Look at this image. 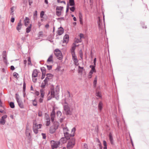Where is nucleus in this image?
<instances>
[{
  "mask_svg": "<svg viewBox=\"0 0 149 149\" xmlns=\"http://www.w3.org/2000/svg\"><path fill=\"white\" fill-rule=\"evenodd\" d=\"M44 15V11H41L40 14V17L41 18H42L43 15Z\"/></svg>",
  "mask_w": 149,
  "mask_h": 149,
  "instance_id": "45",
  "label": "nucleus"
},
{
  "mask_svg": "<svg viewBox=\"0 0 149 149\" xmlns=\"http://www.w3.org/2000/svg\"><path fill=\"white\" fill-rule=\"evenodd\" d=\"M69 10V5L68 3L67 4V7H66V13H67L68 12Z\"/></svg>",
  "mask_w": 149,
  "mask_h": 149,
  "instance_id": "47",
  "label": "nucleus"
},
{
  "mask_svg": "<svg viewBox=\"0 0 149 149\" xmlns=\"http://www.w3.org/2000/svg\"><path fill=\"white\" fill-rule=\"evenodd\" d=\"M34 94L38 96L39 95V92L38 91H36Z\"/></svg>",
  "mask_w": 149,
  "mask_h": 149,
  "instance_id": "60",
  "label": "nucleus"
},
{
  "mask_svg": "<svg viewBox=\"0 0 149 149\" xmlns=\"http://www.w3.org/2000/svg\"><path fill=\"white\" fill-rule=\"evenodd\" d=\"M38 72L36 69L34 70L32 74V77H36L38 76Z\"/></svg>",
  "mask_w": 149,
  "mask_h": 149,
  "instance_id": "19",
  "label": "nucleus"
},
{
  "mask_svg": "<svg viewBox=\"0 0 149 149\" xmlns=\"http://www.w3.org/2000/svg\"><path fill=\"white\" fill-rule=\"evenodd\" d=\"M29 4L30 6L33 3V0H29Z\"/></svg>",
  "mask_w": 149,
  "mask_h": 149,
  "instance_id": "63",
  "label": "nucleus"
},
{
  "mask_svg": "<svg viewBox=\"0 0 149 149\" xmlns=\"http://www.w3.org/2000/svg\"><path fill=\"white\" fill-rule=\"evenodd\" d=\"M59 126V123L58 122H54V125L51 126L49 130V133L51 134L54 133L56 130H57Z\"/></svg>",
  "mask_w": 149,
  "mask_h": 149,
  "instance_id": "3",
  "label": "nucleus"
},
{
  "mask_svg": "<svg viewBox=\"0 0 149 149\" xmlns=\"http://www.w3.org/2000/svg\"><path fill=\"white\" fill-rule=\"evenodd\" d=\"M47 61V62H53L52 54L48 58Z\"/></svg>",
  "mask_w": 149,
  "mask_h": 149,
  "instance_id": "24",
  "label": "nucleus"
},
{
  "mask_svg": "<svg viewBox=\"0 0 149 149\" xmlns=\"http://www.w3.org/2000/svg\"><path fill=\"white\" fill-rule=\"evenodd\" d=\"M35 77H32V81L34 83H36V82L37 79V78H35Z\"/></svg>",
  "mask_w": 149,
  "mask_h": 149,
  "instance_id": "54",
  "label": "nucleus"
},
{
  "mask_svg": "<svg viewBox=\"0 0 149 149\" xmlns=\"http://www.w3.org/2000/svg\"><path fill=\"white\" fill-rule=\"evenodd\" d=\"M54 54L57 58L60 60L62 59L61 52L58 49H55Z\"/></svg>",
  "mask_w": 149,
  "mask_h": 149,
  "instance_id": "5",
  "label": "nucleus"
},
{
  "mask_svg": "<svg viewBox=\"0 0 149 149\" xmlns=\"http://www.w3.org/2000/svg\"><path fill=\"white\" fill-rule=\"evenodd\" d=\"M63 9V7L61 6H57L56 8V14L59 17L61 15V11Z\"/></svg>",
  "mask_w": 149,
  "mask_h": 149,
  "instance_id": "8",
  "label": "nucleus"
},
{
  "mask_svg": "<svg viewBox=\"0 0 149 149\" xmlns=\"http://www.w3.org/2000/svg\"><path fill=\"white\" fill-rule=\"evenodd\" d=\"M79 22L80 24H83V18H79Z\"/></svg>",
  "mask_w": 149,
  "mask_h": 149,
  "instance_id": "58",
  "label": "nucleus"
},
{
  "mask_svg": "<svg viewBox=\"0 0 149 149\" xmlns=\"http://www.w3.org/2000/svg\"><path fill=\"white\" fill-rule=\"evenodd\" d=\"M26 83L24 81V82L23 83V91H25V90H26Z\"/></svg>",
  "mask_w": 149,
  "mask_h": 149,
  "instance_id": "42",
  "label": "nucleus"
},
{
  "mask_svg": "<svg viewBox=\"0 0 149 149\" xmlns=\"http://www.w3.org/2000/svg\"><path fill=\"white\" fill-rule=\"evenodd\" d=\"M50 124V119H47L46 121V125L47 126H48Z\"/></svg>",
  "mask_w": 149,
  "mask_h": 149,
  "instance_id": "40",
  "label": "nucleus"
},
{
  "mask_svg": "<svg viewBox=\"0 0 149 149\" xmlns=\"http://www.w3.org/2000/svg\"><path fill=\"white\" fill-rule=\"evenodd\" d=\"M46 77L48 78H49V79H51L53 77V75L51 74H46Z\"/></svg>",
  "mask_w": 149,
  "mask_h": 149,
  "instance_id": "31",
  "label": "nucleus"
},
{
  "mask_svg": "<svg viewBox=\"0 0 149 149\" xmlns=\"http://www.w3.org/2000/svg\"><path fill=\"white\" fill-rule=\"evenodd\" d=\"M38 116H42V112L41 111H39L38 112Z\"/></svg>",
  "mask_w": 149,
  "mask_h": 149,
  "instance_id": "55",
  "label": "nucleus"
},
{
  "mask_svg": "<svg viewBox=\"0 0 149 149\" xmlns=\"http://www.w3.org/2000/svg\"><path fill=\"white\" fill-rule=\"evenodd\" d=\"M27 61H28V65H31V58H30V57H28Z\"/></svg>",
  "mask_w": 149,
  "mask_h": 149,
  "instance_id": "39",
  "label": "nucleus"
},
{
  "mask_svg": "<svg viewBox=\"0 0 149 149\" xmlns=\"http://www.w3.org/2000/svg\"><path fill=\"white\" fill-rule=\"evenodd\" d=\"M96 96L99 98H100L101 97V93L99 91H98L96 92Z\"/></svg>",
  "mask_w": 149,
  "mask_h": 149,
  "instance_id": "35",
  "label": "nucleus"
},
{
  "mask_svg": "<svg viewBox=\"0 0 149 149\" xmlns=\"http://www.w3.org/2000/svg\"><path fill=\"white\" fill-rule=\"evenodd\" d=\"M79 56L81 59L83 58V53L82 50L81 49L79 52Z\"/></svg>",
  "mask_w": 149,
  "mask_h": 149,
  "instance_id": "38",
  "label": "nucleus"
},
{
  "mask_svg": "<svg viewBox=\"0 0 149 149\" xmlns=\"http://www.w3.org/2000/svg\"><path fill=\"white\" fill-rule=\"evenodd\" d=\"M79 18H82V15L81 12L79 13Z\"/></svg>",
  "mask_w": 149,
  "mask_h": 149,
  "instance_id": "57",
  "label": "nucleus"
},
{
  "mask_svg": "<svg viewBox=\"0 0 149 149\" xmlns=\"http://www.w3.org/2000/svg\"><path fill=\"white\" fill-rule=\"evenodd\" d=\"M59 89L57 88H56V89L54 88L51 89L47 95V101L50 100L53 97H54L55 96H56V99L58 100V95L59 93Z\"/></svg>",
  "mask_w": 149,
  "mask_h": 149,
  "instance_id": "1",
  "label": "nucleus"
},
{
  "mask_svg": "<svg viewBox=\"0 0 149 149\" xmlns=\"http://www.w3.org/2000/svg\"><path fill=\"white\" fill-rule=\"evenodd\" d=\"M42 125L41 124L37 125L36 124H33V130L34 132L36 134L38 132V129L41 128Z\"/></svg>",
  "mask_w": 149,
  "mask_h": 149,
  "instance_id": "6",
  "label": "nucleus"
},
{
  "mask_svg": "<svg viewBox=\"0 0 149 149\" xmlns=\"http://www.w3.org/2000/svg\"><path fill=\"white\" fill-rule=\"evenodd\" d=\"M5 120L1 118L0 120V123L2 125H4L5 123Z\"/></svg>",
  "mask_w": 149,
  "mask_h": 149,
  "instance_id": "33",
  "label": "nucleus"
},
{
  "mask_svg": "<svg viewBox=\"0 0 149 149\" xmlns=\"http://www.w3.org/2000/svg\"><path fill=\"white\" fill-rule=\"evenodd\" d=\"M22 25V24L21 23V20H20L18 23L17 26L16 27L17 30L18 31H19L21 29Z\"/></svg>",
  "mask_w": 149,
  "mask_h": 149,
  "instance_id": "18",
  "label": "nucleus"
},
{
  "mask_svg": "<svg viewBox=\"0 0 149 149\" xmlns=\"http://www.w3.org/2000/svg\"><path fill=\"white\" fill-rule=\"evenodd\" d=\"M7 117V116L6 115H5L3 116L1 118L5 120V119Z\"/></svg>",
  "mask_w": 149,
  "mask_h": 149,
  "instance_id": "53",
  "label": "nucleus"
},
{
  "mask_svg": "<svg viewBox=\"0 0 149 149\" xmlns=\"http://www.w3.org/2000/svg\"><path fill=\"white\" fill-rule=\"evenodd\" d=\"M57 114L58 117L60 118V121L61 122L65 118V117L61 116L62 113L60 111H58L57 112Z\"/></svg>",
  "mask_w": 149,
  "mask_h": 149,
  "instance_id": "10",
  "label": "nucleus"
},
{
  "mask_svg": "<svg viewBox=\"0 0 149 149\" xmlns=\"http://www.w3.org/2000/svg\"><path fill=\"white\" fill-rule=\"evenodd\" d=\"M81 41V38L76 39L75 40V42L77 43L80 42Z\"/></svg>",
  "mask_w": 149,
  "mask_h": 149,
  "instance_id": "44",
  "label": "nucleus"
},
{
  "mask_svg": "<svg viewBox=\"0 0 149 149\" xmlns=\"http://www.w3.org/2000/svg\"><path fill=\"white\" fill-rule=\"evenodd\" d=\"M67 103H65V104H67ZM64 109L65 111V113L66 115H70L71 114L72 112L70 110V107L66 104L64 105Z\"/></svg>",
  "mask_w": 149,
  "mask_h": 149,
  "instance_id": "7",
  "label": "nucleus"
},
{
  "mask_svg": "<svg viewBox=\"0 0 149 149\" xmlns=\"http://www.w3.org/2000/svg\"><path fill=\"white\" fill-rule=\"evenodd\" d=\"M40 69L42 72V74H46V69L44 67H43L41 68Z\"/></svg>",
  "mask_w": 149,
  "mask_h": 149,
  "instance_id": "28",
  "label": "nucleus"
},
{
  "mask_svg": "<svg viewBox=\"0 0 149 149\" xmlns=\"http://www.w3.org/2000/svg\"><path fill=\"white\" fill-rule=\"evenodd\" d=\"M13 75L16 78L17 77V76L18 75V74L17 72H14L13 73Z\"/></svg>",
  "mask_w": 149,
  "mask_h": 149,
  "instance_id": "50",
  "label": "nucleus"
},
{
  "mask_svg": "<svg viewBox=\"0 0 149 149\" xmlns=\"http://www.w3.org/2000/svg\"><path fill=\"white\" fill-rule=\"evenodd\" d=\"M70 10L73 12H74L75 10V7L74 6H73L71 8H70Z\"/></svg>",
  "mask_w": 149,
  "mask_h": 149,
  "instance_id": "48",
  "label": "nucleus"
},
{
  "mask_svg": "<svg viewBox=\"0 0 149 149\" xmlns=\"http://www.w3.org/2000/svg\"><path fill=\"white\" fill-rule=\"evenodd\" d=\"M66 139L65 138H62L60 139L59 140V142L60 143H66Z\"/></svg>",
  "mask_w": 149,
  "mask_h": 149,
  "instance_id": "22",
  "label": "nucleus"
},
{
  "mask_svg": "<svg viewBox=\"0 0 149 149\" xmlns=\"http://www.w3.org/2000/svg\"><path fill=\"white\" fill-rule=\"evenodd\" d=\"M75 144V139L72 138L68 143L67 147L68 149H71Z\"/></svg>",
  "mask_w": 149,
  "mask_h": 149,
  "instance_id": "4",
  "label": "nucleus"
},
{
  "mask_svg": "<svg viewBox=\"0 0 149 149\" xmlns=\"http://www.w3.org/2000/svg\"><path fill=\"white\" fill-rule=\"evenodd\" d=\"M37 15V11L36 10L33 13V16L34 17H36Z\"/></svg>",
  "mask_w": 149,
  "mask_h": 149,
  "instance_id": "49",
  "label": "nucleus"
},
{
  "mask_svg": "<svg viewBox=\"0 0 149 149\" xmlns=\"http://www.w3.org/2000/svg\"><path fill=\"white\" fill-rule=\"evenodd\" d=\"M47 84H45V83H42L41 87L42 88H44L45 87V86L46 85H47Z\"/></svg>",
  "mask_w": 149,
  "mask_h": 149,
  "instance_id": "56",
  "label": "nucleus"
},
{
  "mask_svg": "<svg viewBox=\"0 0 149 149\" xmlns=\"http://www.w3.org/2000/svg\"><path fill=\"white\" fill-rule=\"evenodd\" d=\"M63 29L61 27L58 31V34L59 35H62L63 33Z\"/></svg>",
  "mask_w": 149,
  "mask_h": 149,
  "instance_id": "21",
  "label": "nucleus"
},
{
  "mask_svg": "<svg viewBox=\"0 0 149 149\" xmlns=\"http://www.w3.org/2000/svg\"><path fill=\"white\" fill-rule=\"evenodd\" d=\"M84 149H88V146L86 143H84Z\"/></svg>",
  "mask_w": 149,
  "mask_h": 149,
  "instance_id": "46",
  "label": "nucleus"
},
{
  "mask_svg": "<svg viewBox=\"0 0 149 149\" xmlns=\"http://www.w3.org/2000/svg\"><path fill=\"white\" fill-rule=\"evenodd\" d=\"M50 116L51 120L52 122H53L54 121V118L55 116V111L54 109H53L51 113Z\"/></svg>",
  "mask_w": 149,
  "mask_h": 149,
  "instance_id": "16",
  "label": "nucleus"
},
{
  "mask_svg": "<svg viewBox=\"0 0 149 149\" xmlns=\"http://www.w3.org/2000/svg\"><path fill=\"white\" fill-rule=\"evenodd\" d=\"M103 144L104 147H107V143L105 140L103 141Z\"/></svg>",
  "mask_w": 149,
  "mask_h": 149,
  "instance_id": "59",
  "label": "nucleus"
},
{
  "mask_svg": "<svg viewBox=\"0 0 149 149\" xmlns=\"http://www.w3.org/2000/svg\"><path fill=\"white\" fill-rule=\"evenodd\" d=\"M97 77H96L93 81V86L95 87L96 86V84L97 82Z\"/></svg>",
  "mask_w": 149,
  "mask_h": 149,
  "instance_id": "32",
  "label": "nucleus"
},
{
  "mask_svg": "<svg viewBox=\"0 0 149 149\" xmlns=\"http://www.w3.org/2000/svg\"><path fill=\"white\" fill-rule=\"evenodd\" d=\"M25 133L26 136H28L29 139L31 138L30 133L29 132V130L27 128H26Z\"/></svg>",
  "mask_w": 149,
  "mask_h": 149,
  "instance_id": "23",
  "label": "nucleus"
},
{
  "mask_svg": "<svg viewBox=\"0 0 149 149\" xmlns=\"http://www.w3.org/2000/svg\"><path fill=\"white\" fill-rule=\"evenodd\" d=\"M15 21V18L14 17H12L10 19V21L12 22H14Z\"/></svg>",
  "mask_w": 149,
  "mask_h": 149,
  "instance_id": "64",
  "label": "nucleus"
},
{
  "mask_svg": "<svg viewBox=\"0 0 149 149\" xmlns=\"http://www.w3.org/2000/svg\"><path fill=\"white\" fill-rule=\"evenodd\" d=\"M67 95V97L68 98H65V102L66 103L67 102H70L72 100V97L70 95V93L68 91L67 94H66L65 95Z\"/></svg>",
  "mask_w": 149,
  "mask_h": 149,
  "instance_id": "9",
  "label": "nucleus"
},
{
  "mask_svg": "<svg viewBox=\"0 0 149 149\" xmlns=\"http://www.w3.org/2000/svg\"><path fill=\"white\" fill-rule=\"evenodd\" d=\"M42 136L43 139H45L46 137L45 134L42 133Z\"/></svg>",
  "mask_w": 149,
  "mask_h": 149,
  "instance_id": "52",
  "label": "nucleus"
},
{
  "mask_svg": "<svg viewBox=\"0 0 149 149\" xmlns=\"http://www.w3.org/2000/svg\"><path fill=\"white\" fill-rule=\"evenodd\" d=\"M103 104V103H99L98 105V109L101 111L102 109Z\"/></svg>",
  "mask_w": 149,
  "mask_h": 149,
  "instance_id": "27",
  "label": "nucleus"
},
{
  "mask_svg": "<svg viewBox=\"0 0 149 149\" xmlns=\"http://www.w3.org/2000/svg\"><path fill=\"white\" fill-rule=\"evenodd\" d=\"M47 69L49 70H51L52 68V65H47Z\"/></svg>",
  "mask_w": 149,
  "mask_h": 149,
  "instance_id": "51",
  "label": "nucleus"
},
{
  "mask_svg": "<svg viewBox=\"0 0 149 149\" xmlns=\"http://www.w3.org/2000/svg\"><path fill=\"white\" fill-rule=\"evenodd\" d=\"M32 24H30L29 26L27 27L26 29V31L27 33H29L31 30V27Z\"/></svg>",
  "mask_w": 149,
  "mask_h": 149,
  "instance_id": "26",
  "label": "nucleus"
},
{
  "mask_svg": "<svg viewBox=\"0 0 149 149\" xmlns=\"http://www.w3.org/2000/svg\"><path fill=\"white\" fill-rule=\"evenodd\" d=\"M10 106L11 108H14L15 107L14 103H10Z\"/></svg>",
  "mask_w": 149,
  "mask_h": 149,
  "instance_id": "43",
  "label": "nucleus"
},
{
  "mask_svg": "<svg viewBox=\"0 0 149 149\" xmlns=\"http://www.w3.org/2000/svg\"><path fill=\"white\" fill-rule=\"evenodd\" d=\"M63 129L64 136L67 140L70 139V137H73L74 136V133L76 130L75 127H73L71 130L72 134H70L67 132L68 131V129L67 127H64Z\"/></svg>",
  "mask_w": 149,
  "mask_h": 149,
  "instance_id": "2",
  "label": "nucleus"
},
{
  "mask_svg": "<svg viewBox=\"0 0 149 149\" xmlns=\"http://www.w3.org/2000/svg\"><path fill=\"white\" fill-rule=\"evenodd\" d=\"M42 74V77H41V79H43L45 77V76L46 75V74Z\"/></svg>",
  "mask_w": 149,
  "mask_h": 149,
  "instance_id": "61",
  "label": "nucleus"
},
{
  "mask_svg": "<svg viewBox=\"0 0 149 149\" xmlns=\"http://www.w3.org/2000/svg\"><path fill=\"white\" fill-rule=\"evenodd\" d=\"M69 3L70 5L71 6H73L75 5L74 0H69Z\"/></svg>",
  "mask_w": 149,
  "mask_h": 149,
  "instance_id": "25",
  "label": "nucleus"
},
{
  "mask_svg": "<svg viewBox=\"0 0 149 149\" xmlns=\"http://www.w3.org/2000/svg\"><path fill=\"white\" fill-rule=\"evenodd\" d=\"M3 58L4 62L5 63H7V60L6 57V51H4L3 52Z\"/></svg>",
  "mask_w": 149,
  "mask_h": 149,
  "instance_id": "12",
  "label": "nucleus"
},
{
  "mask_svg": "<svg viewBox=\"0 0 149 149\" xmlns=\"http://www.w3.org/2000/svg\"><path fill=\"white\" fill-rule=\"evenodd\" d=\"M40 96H41V97H40L39 99V102H42L43 100V98L44 97V94H45V92L44 91L43 89H41L40 90Z\"/></svg>",
  "mask_w": 149,
  "mask_h": 149,
  "instance_id": "11",
  "label": "nucleus"
},
{
  "mask_svg": "<svg viewBox=\"0 0 149 149\" xmlns=\"http://www.w3.org/2000/svg\"><path fill=\"white\" fill-rule=\"evenodd\" d=\"M79 36L80 37V38L81 39V38H84V35L82 33H80L79 34Z\"/></svg>",
  "mask_w": 149,
  "mask_h": 149,
  "instance_id": "62",
  "label": "nucleus"
},
{
  "mask_svg": "<svg viewBox=\"0 0 149 149\" xmlns=\"http://www.w3.org/2000/svg\"><path fill=\"white\" fill-rule=\"evenodd\" d=\"M18 104L19 107L21 108H24V105L23 103H18Z\"/></svg>",
  "mask_w": 149,
  "mask_h": 149,
  "instance_id": "41",
  "label": "nucleus"
},
{
  "mask_svg": "<svg viewBox=\"0 0 149 149\" xmlns=\"http://www.w3.org/2000/svg\"><path fill=\"white\" fill-rule=\"evenodd\" d=\"M16 99L17 102H19V95L18 94L16 93Z\"/></svg>",
  "mask_w": 149,
  "mask_h": 149,
  "instance_id": "37",
  "label": "nucleus"
},
{
  "mask_svg": "<svg viewBox=\"0 0 149 149\" xmlns=\"http://www.w3.org/2000/svg\"><path fill=\"white\" fill-rule=\"evenodd\" d=\"M69 36L68 35L66 34L63 37V43H67L69 40Z\"/></svg>",
  "mask_w": 149,
  "mask_h": 149,
  "instance_id": "14",
  "label": "nucleus"
},
{
  "mask_svg": "<svg viewBox=\"0 0 149 149\" xmlns=\"http://www.w3.org/2000/svg\"><path fill=\"white\" fill-rule=\"evenodd\" d=\"M24 22L25 26H27L29 24V18L26 17L24 20Z\"/></svg>",
  "mask_w": 149,
  "mask_h": 149,
  "instance_id": "20",
  "label": "nucleus"
},
{
  "mask_svg": "<svg viewBox=\"0 0 149 149\" xmlns=\"http://www.w3.org/2000/svg\"><path fill=\"white\" fill-rule=\"evenodd\" d=\"M109 140L110 141L111 144H112V145H114V141L113 140V137L111 133H110L109 134Z\"/></svg>",
  "mask_w": 149,
  "mask_h": 149,
  "instance_id": "13",
  "label": "nucleus"
},
{
  "mask_svg": "<svg viewBox=\"0 0 149 149\" xmlns=\"http://www.w3.org/2000/svg\"><path fill=\"white\" fill-rule=\"evenodd\" d=\"M73 45H74L71 48V52H74L75 49L77 45H76L75 43H73Z\"/></svg>",
  "mask_w": 149,
  "mask_h": 149,
  "instance_id": "29",
  "label": "nucleus"
},
{
  "mask_svg": "<svg viewBox=\"0 0 149 149\" xmlns=\"http://www.w3.org/2000/svg\"><path fill=\"white\" fill-rule=\"evenodd\" d=\"M49 80H50V79H49V78H48L46 77L45 80H44V81L45 84H47Z\"/></svg>",
  "mask_w": 149,
  "mask_h": 149,
  "instance_id": "34",
  "label": "nucleus"
},
{
  "mask_svg": "<svg viewBox=\"0 0 149 149\" xmlns=\"http://www.w3.org/2000/svg\"><path fill=\"white\" fill-rule=\"evenodd\" d=\"M74 61V63L75 65L76 66L78 65H79V63H78V60L77 59H75V60H73Z\"/></svg>",
  "mask_w": 149,
  "mask_h": 149,
  "instance_id": "30",
  "label": "nucleus"
},
{
  "mask_svg": "<svg viewBox=\"0 0 149 149\" xmlns=\"http://www.w3.org/2000/svg\"><path fill=\"white\" fill-rule=\"evenodd\" d=\"M14 6L10 8L11 13L10 14L13 15L14 14L13 12H14Z\"/></svg>",
  "mask_w": 149,
  "mask_h": 149,
  "instance_id": "36",
  "label": "nucleus"
},
{
  "mask_svg": "<svg viewBox=\"0 0 149 149\" xmlns=\"http://www.w3.org/2000/svg\"><path fill=\"white\" fill-rule=\"evenodd\" d=\"M95 66H93V65H90V67L91 68L89 72L90 73V74H93V72H96V71L95 69Z\"/></svg>",
  "mask_w": 149,
  "mask_h": 149,
  "instance_id": "17",
  "label": "nucleus"
},
{
  "mask_svg": "<svg viewBox=\"0 0 149 149\" xmlns=\"http://www.w3.org/2000/svg\"><path fill=\"white\" fill-rule=\"evenodd\" d=\"M53 144L52 145V149H53L54 148H57L58 147L60 143L58 141H53Z\"/></svg>",
  "mask_w": 149,
  "mask_h": 149,
  "instance_id": "15",
  "label": "nucleus"
}]
</instances>
